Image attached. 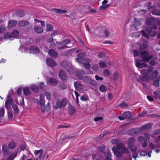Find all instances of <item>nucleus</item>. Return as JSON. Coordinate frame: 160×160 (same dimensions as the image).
Here are the masks:
<instances>
[{"instance_id":"20e7f679","label":"nucleus","mask_w":160,"mask_h":160,"mask_svg":"<svg viewBox=\"0 0 160 160\" xmlns=\"http://www.w3.org/2000/svg\"><path fill=\"white\" fill-rule=\"evenodd\" d=\"M132 114L131 112L129 111L124 112L122 116H119L118 118L120 120H123L126 118H129L131 117Z\"/></svg>"},{"instance_id":"412c9836","label":"nucleus","mask_w":160,"mask_h":160,"mask_svg":"<svg viewBox=\"0 0 160 160\" xmlns=\"http://www.w3.org/2000/svg\"><path fill=\"white\" fill-rule=\"evenodd\" d=\"M78 78L79 80L83 79V80L86 83H88L90 78L87 77V76H78Z\"/></svg>"},{"instance_id":"37998d69","label":"nucleus","mask_w":160,"mask_h":160,"mask_svg":"<svg viewBox=\"0 0 160 160\" xmlns=\"http://www.w3.org/2000/svg\"><path fill=\"white\" fill-rule=\"evenodd\" d=\"M103 75L104 76L108 77L109 75V72L107 69H105L103 72Z\"/></svg>"},{"instance_id":"052dcab7","label":"nucleus","mask_w":160,"mask_h":160,"mask_svg":"<svg viewBox=\"0 0 160 160\" xmlns=\"http://www.w3.org/2000/svg\"><path fill=\"white\" fill-rule=\"evenodd\" d=\"M111 143L114 144H116L118 142V141L117 139H112L111 140Z\"/></svg>"},{"instance_id":"5fc2aeb1","label":"nucleus","mask_w":160,"mask_h":160,"mask_svg":"<svg viewBox=\"0 0 160 160\" xmlns=\"http://www.w3.org/2000/svg\"><path fill=\"white\" fill-rule=\"evenodd\" d=\"M154 23L159 25L160 24V21L158 18H153Z\"/></svg>"},{"instance_id":"13d9d810","label":"nucleus","mask_w":160,"mask_h":160,"mask_svg":"<svg viewBox=\"0 0 160 160\" xmlns=\"http://www.w3.org/2000/svg\"><path fill=\"white\" fill-rule=\"evenodd\" d=\"M60 88L62 90H64L67 88V86L64 84L62 83L59 85Z\"/></svg>"},{"instance_id":"4c0bfd02","label":"nucleus","mask_w":160,"mask_h":160,"mask_svg":"<svg viewBox=\"0 0 160 160\" xmlns=\"http://www.w3.org/2000/svg\"><path fill=\"white\" fill-rule=\"evenodd\" d=\"M99 66L100 68H102L106 67V65L104 61H100L99 62Z\"/></svg>"},{"instance_id":"338daca9","label":"nucleus","mask_w":160,"mask_h":160,"mask_svg":"<svg viewBox=\"0 0 160 160\" xmlns=\"http://www.w3.org/2000/svg\"><path fill=\"white\" fill-rule=\"evenodd\" d=\"M123 144H119L117 146V148H115V149H118L119 150L123 148H122L123 147Z\"/></svg>"},{"instance_id":"cd10ccee","label":"nucleus","mask_w":160,"mask_h":160,"mask_svg":"<svg viewBox=\"0 0 160 160\" xmlns=\"http://www.w3.org/2000/svg\"><path fill=\"white\" fill-rule=\"evenodd\" d=\"M76 112L75 108L72 106H69V114L71 115L74 114Z\"/></svg>"},{"instance_id":"a878e982","label":"nucleus","mask_w":160,"mask_h":160,"mask_svg":"<svg viewBox=\"0 0 160 160\" xmlns=\"http://www.w3.org/2000/svg\"><path fill=\"white\" fill-rule=\"evenodd\" d=\"M16 14L17 16L20 17H22L24 15V12L22 10H19L16 12Z\"/></svg>"},{"instance_id":"f704fd0d","label":"nucleus","mask_w":160,"mask_h":160,"mask_svg":"<svg viewBox=\"0 0 160 160\" xmlns=\"http://www.w3.org/2000/svg\"><path fill=\"white\" fill-rule=\"evenodd\" d=\"M43 152V150H35L34 152V154L35 155L38 154L39 153H40V155H39V158H41V157L42 155Z\"/></svg>"},{"instance_id":"603ef678","label":"nucleus","mask_w":160,"mask_h":160,"mask_svg":"<svg viewBox=\"0 0 160 160\" xmlns=\"http://www.w3.org/2000/svg\"><path fill=\"white\" fill-rule=\"evenodd\" d=\"M118 73L115 72H114L113 75V79L114 80H116L118 79Z\"/></svg>"},{"instance_id":"49530a36","label":"nucleus","mask_w":160,"mask_h":160,"mask_svg":"<svg viewBox=\"0 0 160 160\" xmlns=\"http://www.w3.org/2000/svg\"><path fill=\"white\" fill-rule=\"evenodd\" d=\"M123 153H126V154H128L129 151L128 148L126 147H124L122 149Z\"/></svg>"},{"instance_id":"5701e85b","label":"nucleus","mask_w":160,"mask_h":160,"mask_svg":"<svg viewBox=\"0 0 160 160\" xmlns=\"http://www.w3.org/2000/svg\"><path fill=\"white\" fill-rule=\"evenodd\" d=\"M158 73L157 70L153 71L151 73V77L153 79L156 78L158 76Z\"/></svg>"},{"instance_id":"72a5a7b5","label":"nucleus","mask_w":160,"mask_h":160,"mask_svg":"<svg viewBox=\"0 0 160 160\" xmlns=\"http://www.w3.org/2000/svg\"><path fill=\"white\" fill-rule=\"evenodd\" d=\"M118 106L122 108H127L128 107V105L124 102H122L120 104L118 105Z\"/></svg>"},{"instance_id":"4d7b16f0","label":"nucleus","mask_w":160,"mask_h":160,"mask_svg":"<svg viewBox=\"0 0 160 160\" xmlns=\"http://www.w3.org/2000/svg\"><path fill=\"white\" fill-rule=\"evenodd\" d=\"M4 109L3 108H0V117H2L4 116Z\"/></svg>"},{"instance_id":"39448f33","label":"nucleus","mask_w":160,"mask_h":160,"mask_svg":"<svg viewBox=\"0 0 160 160\" xmlns=\"http://www.w3.org/2000/svg\"><path fill=\"white\" fill-rule=\"evenodd\" d=\"M67 103V99L66 98H63L62 101L58 100L57 102V107L59 108H61L62 107H65Z\"/></svg>"},{"instance_id":"a211bd4d","label":"nucleus","mask_w":160,"mask_h":160,"mask_svg":"<svg viewBox=\"0 0 160 160\" xmlns=\"http://www.w3.org/2000/svg\"><path fill=\"white\" fill-rule=\"evenodd\" d=\"M17 22L15 20H10L8 22V28H12L15 26L17 24Z\"/></svg>"},{"instance_id":"aec40b11","label":"nucleus","mask_w":160,"mask_h":160,"mask_svg":"<svg viewBox=\"0 0 160 160\" xmlns=\"http://www.w3.org/2000/svg\"><path fill=\"white\" fill-rule=\"evenodd\" d=\"M74 85L75 89L77 90L80 91L82 90L81 85L78 82H74Z\"/></svg>"},{"instance_id":"c03bdc74","label":"nucleus","mask_w":160,"mask_h":160,"mask_svg":"<svg viewBox=\"0 0 160 160\" xmlns=\"http://www.w3.org/2000/svg\"><path fill=\"white\" fill-rule=\"evenodd\" d=\"M109 6L110 5L109 4H107L104 5H102L100 6L99 9L101 10H103L108 8Z\"/></svg>"},{"instance_id":"9b49d317","label":"nucleus","mask_w":160,"mask_h":160,"mask_svg":"<svg viewBox=\"0 0 160 160\" xmlns=\"http://www.w3.org/2000/svg\"><path fill=\"white\" fill-rule=\"evenodd\" d=\"M138 139L143 147H145L147 145L148 142L145 138L142 136H140L138 137Z\"/></svg>"},{"instance_id":"473e14b6","label":"nucleus","mask_w":160,"mask_h":160,"mask_svg":"<svg viewBox=\"0 0 160 160\" xmlns=\"http://www.w3.org/2000/svg\"><path fill=\"white\" fill-rule=\"evenodd\" d=\"M16 145V144L15 142L13 141H12L9 143L8 144V147L10 149H12L15 148Z\"/></svg>"},{"instance_id":"69168bd1","label":"nucleus","mask_w":160,"mask_h":160,"mask_svg":"<svg viewBox=\"0 0 160 160\" xmlns=\"http://www.w3.org/2000/svg\"><path fill=\"white\" fill-rule=\"evenodd\" d=\"M103 119V118L101 117H97L95 118L94 119V121L96 122L102 120Z\"/></svg>"},{"instance_id":"0e129e2a","label":"nucleus","mask_w":160,"mask_h":160,"mask_svg":"<svg viewBox=\"0 0 160 160\" xmlns=\"http://www.w3.org/2000/svg\"><path fill=\"white\" fill-rule=\"evenodd\" d=\"M44 97V96L43 95H41L40 96V103L41 104H43L44 102V100L43 99Z\"/></svg>"},{"instance_id":"79ce46f5","label":"nucleus","mask_w":160,"mask_h":160,"mask_svg":"<svg viewBox=\"0 0 160 160\" xmlns=\"http://www.w3.org/2000/svg\"><path fill=\"white\" fill-rule=\"evenodd\" d=\"M47 26V32H49L50 31H52L53 29V27L52 26L49 24H48L46 25Z\"/></svg>"},{"instance_id":"8fccbe9b","label":"nucleus","mask_w":160,"mask_h":160,"mask_svg":"<svg viewBox=\"0 0 160 160\" xmlns=\"http://www.w3.org/2000/svg\"><path fill=\"white\" fill-rule=\"evenodd\" d=\"M45 95L47 97V99L48 100L51 99V95L50 93L48 92H45Z\"/></svg>"},{"instance_id":"f3484780","label":"nucleus","mask_w":160,"mask_h":160,"mask_svg":"<svg viewBox=\"0 0 160 160\" xmlns=\"http://www.w3.org/2000/svg\"><path fill=\"white\" fill-rule=\"evenodd\" d=\"M48 83L50 85L54 86L58 84V81L53 78L51 77L49 78Z\"/></svg>"},{"instance_id":"6e6d98bb","label":"nucleus","mask_w":160,"mask_h":160,"mask_svg":"<svg viewBox=\"0 0 160 160\" xmlns=\"http://www.w3.org/2000/svg\"><path fill=\"white\" fill-rule=\"evenodd\" d=\"M88 98L85 95H82L80 98L81 100L83 101H86L88 100Z\"/></svg>"},{"instance_id":"c756f323","label":"nucleus","mask_w":160,"mask_h":160,"mask_svg":"<svg viewBox=\"0 0 160 160\" xmlns=\"http://www.w3.org/2000/svg\"><path fill=\"white\" fill-rule=\"evenodd\" d=\"M60 65L62 67L65 68H66L68 67H69V65L66 61H64L61 62Z\"/></svg>"},{"instance_id":"4468645a","label":"nucleus","mask_w":160,"mask_h":160,"mask_svg":"<svg viewBox=\"0 0 160 160\" xmlns=\"http://www.w3.org/2000/svg\"><path fill=\"white\" fill-rule=\"evenodd\" d=\"M29 24V22L28 21L25 20L20 21L18 22V26L19 27H22L28 26Z\"/></svg>"},{"instance_id":"c9c22d12","label":"nucleus","mask_w":160,"mask_h":160,"mask_svg":"<svg viewBox=\"0 0 160 160\" xmlns=\"http://www.w3.org/2000/svg\"><path fill=\"white\" fill-rule=\"evenodd\" d=\"M153 18L152 17L147 20L146 21L147 24L148 25H152L154 23Z\"/></svg>"},{"instance_id":"f257e3e1","label":"nucleus","mask_w":160,"mask_h":160,"mask_svg":"<svg viewBox=\"0 0 160 160\" xmlns=\"http://www.w3.org/2000/svg\"><path fill=\"white\" fill-rule=\"evenodd\" d=\"M151 127V124L150 123L143 125L140 128H134L131 130L130 133L132 135L135 134H138L144 130H147L150 129Z\"/></svg>"},{"instance_id":"3c124183","label":"nucleus","mask_w":160,"mask_h":160,"mask_svg":"<svg viewBox=\"0 0 160 160\" xmlns=\"http://www.w3.org/2000/svg\"><path fill=\"white\" fill-rule=\"evenodd\" d=\"M88 83L91 85H92L93 86L96 85V82L94 80L91 79L90 78L89 81Z\"/></svg>"},{"instance_id":"ea45409f","label":"nucleus","mask_w":160,"mask_h":160,"mask_svg":"<svg viewBox=\"0 0 160 160\" xmlns=\"http://www.w3.org/2000/svg\"><path fill=\"white\" fill-rule=\"evenodd\" d=\"M152 13L153 14L160 16V10L156 9L154 10Z\"/></svg>"},{"instance_id":"f8f14e48","label":"nucleus","mask_w":160,"mask_h":160,"mask_svg":"<svg viewBox=\"0 0 160 160\" xmlns=\"http://www.w3.org/2000/svg\"><path fill=\"white\" fill-rule=\"evenodd\" d=\"M29 52L30 53L37 54L39 52V50L36 46H31L30 47Z\"/></svg>"},{"instance_id":"bf43d9fd","label":"nucleus","mask_w":160,"mask_h":160,"mask_svg":"<svg viewBox=\"0 0 160 160\" xmlns=\"http://www.w3.org/2000/svg\"><path fill=\"white\" fill-rule=\"evenodd\" d=\"M141 73L142 75H145L148 74V71L146 69H143L141 71Z\"/></svg>"},{"instance_id":"a18cd8bd","label":"nucleus","mask_w":160,"mask_h":160,"mask_svg":"<svg viewBox=\"0 0 160 160\" xmlns=\"http://www.w3.org/2000/svg\"><path fill=\"white\" fill-rule=\"evenodd\" d=\"M32 89L35 92H37L38 91V88L37 86L32 85L31 86Z\"/></svg>"},{"instance_id":"dca6fc26","label":"nucleus","mask_w":160,"mask_h":160,"mask_svg":"<svg viewBox=\"0 0 160 160\" xmlns=\"http://www.w3.org/2000/svg\"><path fill=\"white\" fill-rule=\"evenodd\" d=\"M85 55V53L84 52L79 53L78 55V58H75L76 61L78 62L82 63V60L83 57Z\"/></svg>"},{"instance_id":"1a4fd4ad","label":"nucleus","mask_w":160,"mask_h":160,"mask_svg":"<svg viewBox=\"0 0 160 160\" xmlns=\"http://www.w3.org/2000/svg\"><path fill=\"white\" fill-rule=\"evenodd\" d=\"M58 76L62 81L66 80L67 78V77L65 72L62 69L60 70Z\"/></svg>"},{"instance_id":"9d476101","label":"nucleus","mask_w":160,"mask_h":160,"mask_svg":"<svg viewBox=\"0 0 160 160\" xmlns=\"http://www.w3.org/2000/svg\"><path fill=\"white\" fill-rule=\"evenodd\" d=\"M136 62V65L138 68H142L144 67L147 68L148 67V65L145 62L141 63V61L140 60H137Z\"/></svg>"},{"instance_id":"7c9ffc66","label":"nucleus","mask_w":160,"mask_h":160,"mask_svg":"<svg viewBox=\"0 0 160 160\" xmlns=\"http://www.w3.org/2000/svg\"><path fill=\"white\" fill-rule=\"evenodd\" d=\"M17 153L15 152L10 155L7 158V160H13L14 158L17 156Z\"/></svg>"},{"instance_id":"ddd939ff","label":"nucleus","mask_w":160,"mask_h":160,"mask_svg":"<svg viewBox=\"0 0 160 160\" xmlns=\"http://www.w3.org/2000/svg\"><path fill=\"white\" fill-rule=\"evenodd\" d=\"M48 53L49 55L54 58H56L58 57L57 52L54 49H51L49 50Z\"/></svg>"},{"instance_id":"c85d7f7f","label":"nucleus","mask_w":160,"mask_h":160,"mask_svg":"<svg viewBox=\"0 0 160 160\" xmlns=\"http://www.w3.org/2000/svg\"><path fill=\"white\" fill-rule=\"evenodd\" d=\"M59 46L57 47L58 49H65L67 48H70L71 46L69 47L67 45L65 44L58 45Z\"/></svg>"},{"instance_id":"2eb2a0df","label":"nucleus","mask_w":160,"mask_h":160,"mask_svg":"<svg viewBox=\"0 0 160 160\" xmlns=\"http://www.w3.org/2000/svg\"><path fill=\"white\" fill-rule=\"evenodd\" d=\"M113 151L114 154L117 157H120L123 154L122 149L121 150L118 149H115L114 150L113 149Z\"/></svg>"},{"instance_id":"393cba45","label":"nucleus","mask_w":160,"mask_h":160,"mask_svg":"<svg viewBox=\"0 0 160 160\" xmlns=\"http://www.w3.org/2000/svg\"><path fill=\"white\" fill-rule=\"evenodd\" d=\"M52 10L53 12L58 13H65L67 12L66 10H63L57 8L52 9Z\"/></svg>"},{"instance_id":"864d4df0","label":"nucleus","mask_w":160,"mask_h":160,"mask_svg":"<svg viewBox=\"0 0 160 160\" xmlns=\"http://www.w3.org/2000/svg\"><path fill=\"white\" fill-rule=\"evenodd\" d=\"M92 69L94 71H97L98 69V66L97 64H94L92 66Z\"/></svg>"},{"instance_id":"e2e57ef3","label":"nucleus","mask_w":160,"mask_h":160,"mask_svg":"<svg viewBox=\"0 0 160 160\" xmlns=\"http://www.w3.org/2000/svg\"><path fill=\"white\" fill-rule=\"evenodd\" d=\"M140 34L142 35L144 37H146L147 39H148L149 37L148 35L144 31H142L140 32Z\"/></svg>"},{"instance_id":"b1692460","label":"nucleus","mask_w":160,"mask_h":160,"mask_svg":"<svg viewBox=\"0 0 160 160\" xmlns=\"http://www.w3.org/2000/svg\"><path fill=\"white\" fill-rule=\"evenodd\" d=\"M34 30L37 33H41L43 32L42 28L38 26H36L34 27Z\"/></svg>"},{"instance_id":"6ab92c4d","label":"nucleus","mask_w":160,"mask_h":160,"mask_svg":"<svg viewBox=\"0 0 160 160\" xmlns=\"http://www.w3.org/2000/svg\"><path fill=\"white\" fill-rule=\"evenodd\" d=\"M71 40L69 39H66L61 42H57L56 43L58 45L65 44L67 45L68 44L70 43Z\"/></svg>"},{"instance_id":"7ed1b4c3","label":"nucleus","mask_w":160,"mask_h":160,"mask_svg":"<svg viewBox=\"0 0 160 160\" xmlns=\"http://www.w3.org/2000/svg\"><path fill=\"white\" fill-rule=\"evenodd\" d=\"M141 54L142 57L143 61L148 62L153 57L152 55H150L148 52L147 51H142Z\"/></svg>"},{"instance_id":"423d86ee","label":"nucleus","mask_w":160,"mask_h":160,"mask_svg":"<svg viewBox=\"0 0 160 160\" xmlns=\"http://www.w3.org/2000/svg\"><path fill=\"white\" fill-rule=\"evenodd\" d=\"M11 95V94L9 93L8 96L7 100L5 103V106L8 109L9 108V105L12 104L13 102V99L10 98Z\"/></svg>"},{"instance_id":"a19ab883","label":"nucleus","mask_w":160,"mask_h":160,"mask_svg":"<svg viewBox=\"0 0 160 160\" xmlns=\"http://www.w3.org/2000/svg\"><path fill=\"white\" fill-rule=\"evenodd\" d=\"M6 30V28L3 25L0 26V33H2Z\"/></svg>"},{"instance_id":"2f4dec72","label":"nucleus","mask_w":160,"mask_h":160,"mask_svg":"<svg viewBox=\"0 0 160 160\" xmlns=\"http://www.w3.org/2000/svg\"><path fill=\"white\" fill-rule=\"evenodd\" d=\"M134 139L133 137H131L128 139L127 142L128 147L133 144V142L134 141Z\"/></svg>"},{"instance_id":"6e6552de","label":"nucleus","mask_w":160,"mask_h":160,"mask_svg":"<svg viewBox=\"0 0 160 160\" xmlns=\"http://www.w3.org/2000/svg\"><path fill=\"white\" fill-rule=\"evenodd\" d=\"M46 62L47 65L49 67H53L56 65L55 62L54 60L50 58H48L46 60Z\"/></svg>"},{"instance_id":"774afa93","label":"nucleus","mask_w":160,"mask_h":160,"mask_svg":"<svg viewBox=\"0 0 160 160\" xmlns=\"http://www.w3.org/2000/svg\"><path fill=\"white\" fill-rule=\"evenodd\" d=\"M105 54L103 52H101L99 53L98 55V57L99 58H103L105 57Z\"/></svg>"},{"instance_id":"09e8293b","label":"nucleus","mask_w":160,"mask_h":160,"mask_svg":"<svg viewBox=\"0 0 160 160\" xmlns=\"http://www.w3.org/2000/svg\"><path fill=\"white\" fill-rule=\"evenodd\" d=\"M12 107L14 111L16 113H18L19 112L18 108L16 105H15V104H12Z\"/></svg>"},{"instance_id":"de8ad7c7","label":"nucleus","mask_w":160,"mask_h":160,"mask_svg":"<svg viewBox=\"0 0 160 160\" xmlns=\"http://www.w3.org/2000/svg\"><path fill=\"white\" fill-rule=\"evenodd\" d=\"M66 69L70 74H72L73 73V69L69 65V67H68Z\"/></svg>"},{"instance_id":"f03ea898","label":"nucleus","mask_w":160,"mask_h":160,"mask_svg":"<svg viewBox=\"0 0 160 160\" xmlns=\"http://www.w3.org/2000/svg\"><path fill=\"white\" fill-rule=\"evenodd\" d=\"M19 34V31L17 30H13L11 33L6 32L4 33V38L6 39L11 38H17Z\"/></svg>"},{"instance_id":"58836bf2","label":"nucleus","mask_w":160,"mask_h":160,"mask_svg":"<svg viewBox=\"0 0 160 160\" xmlns=\"http://www.w3.org/2000/svg\"><path fill=\"white\" fill-rule=\"evenodd\" d=\"M128 147L130 148V150L132 152L135 151L137 149L136 146L134 144L131 145L130 146H128Z\"/></svg>"},{"instance_id":"bb28decb","label":"nucleus","mask_w":160,"mask_h":160,"mask_svg":"<svg viewBox=\"0 0 160 160\" xmlns=\"http://www.w3.org/2000/svg\"><path fill=\"white\" fill-rule=\"evenodd\" d=\"M99 90L101 92H105L107 90V88L106 86L102 85L99 87Z\"/></svg>"},{"instance_id":"0eeeda50","label":"nucleus","mask_w":160,"mask_h":160,"mask_svg":"<svg viewBox=\"0 0 160 160\" xmlns=\"http://www.w3.org/2000/svg\"><path fill=\"white\" fill-rule=\"evenodd\" d=\"M152 28L150 26L147 27L146 30L149 35L152 37H154L156 34V31H153L152 32Z\"/></svg>"},{"instance_id":"e433bc0d","label":"nucleus","mask_w":160,"mask_h":160,"mask_svg":"<svg viewBox=\"0 0 160 160\" xmlns=\"http://www.w3.org/2000/svg\"><path fill=\"white\" fill-rule=\"evenodd\" d=\"M23 92L26 95L28 96L30 94V92L29 89L26 87L23 89Z\"/></svg>"},{"instance_id":"4be33fe9","label":"nucleus","mask_w":160,"mask_h":160,"mask_svg":"<svg viewBox=\"0 0 160 160\" xmlns=\"http://www.w3.org/2000/svg\"><path fill=\"white\" fill-rule=\"evenodd\" d=\"M134 20L135 22L134 24L135 26H140L142 24L141 21L142 20V19L135 18Z\"/></svg>"},{"instance_id":"680f3d73","label":"nucleus","mask_w":160,"mask_h":160,"mask_svg":"<svg viewBox=\"0 0 160 160\" xmlns=\"http://www.w3.org/2000/svg\"><path fill=\"white\" fill-rule=\"evenodd\" d=\"M147 45L146 44H141L140 46V48L141 50H144L147 47Z\"/></svg>"}]
</instances>
